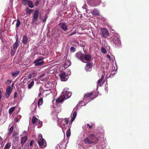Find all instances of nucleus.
<instances>
[{"label": "nucleus", "mask_w": 149, "mask_h": 149, "mask_svg": "<svg viewBox=\"0 0 149 149\" xmlns=\"http://www.w3.org/2000/svg\"><path fill=\"white\" fill-rule=\"evenodd\" d=\"M33 143V141H31L30 143V146H32Z\"/></svg>", "instance_id": "nucleus-49"}, {"label": "nucleus", "mask_w": 149, "mask_h": 149, "mask_svg": "<svg viewBox=\"0 0 149 149\" xmlns=\"http://www.w3.org/2000/svg\"><path fill=\"white\" fill-rule=\"evenodd\" d=\"M13 128L14 126H12V127H10V128L8 130L9 133H8V134H10L12 133L13 131Z\"/></svg>", "instance_id": "nucleus-29"}, {"label": "nucleus", "mask_w": 149, "mask_h": 149, "mask_svg": "<svg viewBox=\"0 0 149 149\" xmlns=\"http://www.w3.org/2000/svg\"><path fill=\"white\" fill-rule=\"evenodd\" d=\"M41 95V92H40V93L39 94L38 97H40V96Z\"/></svg>", "instance_id": "nucleus-59"}, {"label": "nucleus", "mask_w": 149, "mask_h": 149, "mask_svg": "<svg viewBox=\"0 0 149 149\" xmlns=\"http://www.w3.org/2000/svg\"><path fill=\"white\" fill-rule=\"evenodd\" d=\"M15 120L16 121V122H18V120L17 118H15Z\"/></svg>", "instance_id": "nucleus-54"}, {"label": "nucleus", "mask_w": 149, "mask_h": 149, "mask_svg": "<svg viewBox=\"0 0 149 149\" xmlns=\"http://www.w3.org/2000/svg\"><path fill=\"white\" fill-rule=\"evenodd\" d=\"M36 1V2L35 4V5L36 6H38L39 4V1L38 0H37Z\"/></svg>", "instance_id": "nucleus-45"}, {"label": "nucleus", "mask_w": 149, "mask_h": 149, "mask_svg": "<svg viewBox=\"0 0 149 149\" xmlns=\"http://www.w3.org/2000/svg\"><path fill=\"white\" fill-rule=\"evenodd\" d=\"M107 57L108 58L110 59H111V57H110V56L109 55H107Z\"/></svg>", "instance_id": "nucleus-57"}, {"label": "nucleus", "mask_w": 149, "mask_h": 149, "mask_svg": "<svg viewBox=\"0 0 149 149\" xmlns=\"http://www.w3.org/2000/svg\"><path fill=\"white\" fill-rule=\"evenodd\" d=\"M66 147V145L63 141L61 142L59 146V148L61 149H65Z\"/></svg>", "instance_id": "nucleus-19"}, {"label": "nucleus", "mask_w": 149, "mask_h": 149, "mask_svg": "<svg viewBox=\"0 0 149 149\" xmlns=\"http://www.w3.org/2000/svg\"><path fill=\"white\" fill-rule=\"evenodd\" d=\"M10 81V82H12L11 80H8L7 81V82H9Z\"/></svg>", "instance_id": "nucleus-58"}, {"label": "nucleus", "mask_w": 149, "mask_h": 149, "mask_svg": "<svg viewBox=\"0 0 149 149\" xmlns=\"http://www.w3.org/2000/svg\"><path fill=\"white\" fill-rule=\"evenodd\" d=\"M37 60H36L33 62V64H35V66H41L44 63V61H37Z\"/></svg>", "instance_id": "nucleus-12"}, {"label": "nucleus", "mask_w": 149, "mask_h": 149, "mask_svg": "<svg viewBox=\"0 0 149 149\" xmlns=\"http://www.w3.org/2000/svg\"><path fill=\"white\" fill-rule=\"evenodd\" d=\"M15 109V107H12L10 108L9 110V113L10 115L12 114L13 112L14 111Z\"/></svg>", "instance_id": "nucleus-21"}, {"label": "nucleus", "mask_w": 149, "mask_h": 149, "mask_svg": "<svg viewBox=\"0 0 149 149\" xmlns=\"http://www.w3.org/2000/svg\"><path fill=\"white\" fill-rule=\"evenodd\" d=\"M3 141V139L0 136V145L2 143Z\"/></svg>", "instance_id": "nucleus-46"}, {"label": "nucleus", "mask_w": 149, "mask_h": 149, "mask_svg": "<svg viewBox=\"0 0 149 149\" xmlns=\"http://www.w3.org/2000/svg\"><path fill=\"white\" fill-rule=\"evenodd\" d=\"M13 84H14L13 83L12 84L11 86H13Z\"/></svg>", "instance_id": "nucleus-62"}, {"label": "nucleus", "mask_w": 149, "mask_h": 149, "mask_svg": "<svg viewBox=\"0 0 149 149\" xmlns=\"http://www.w3.org/2000/svg\"><path fill=\"white\" fill-rule=\"evenodd\" d=\"M17 93L16 92L14 93V97L15 98L17 97Z\"/></svg>", "instance_id": "nucleus-51"}, {"label": "nucleus", "mask_w": 149, "mask_h": 149, "mask_svg": "<svg viewBox=\"0 0 149 149\" xmlns=\"http://www.w3.org/2000/svg\"><path fill=\"white\" fill-rule=\"evenodd\" d=\"M112 41L114 43L116 44H118L120 42V39L117 36H114L113 37Z\"/></svg>", "instance_id": "nucleus-11"}, {"label": "nucleus", "mask_w": 149, "mask_h": 149, "mask_svg": "<svg viewBox=\"0 0 149 149\" xmlns=\"http://www.w3.org/2000/svg\"><path fill=\"white\" fill-rule=\"evenodd\" d=\"M34 22H32L31 23V24H33V23H34Z\"/></svg>", "instance_id": "nucleus-64"}, {"label": "nucleus", "mask_w": 149, "mask_h": 149, "mask_svg": "<svg viewBox=\"0 0 149 149\" xmlns=\"http://www.w3.org/2000/svg\"><path fill=\"white\" fill-rule=\"evenodd\" d=\"M77 112L76 111H74L73 113V117L75 118V117L77 116Z\"/></svg>", "instance_id": "nucleus-41"}, {"label": "nucleus", "mask_w": 149, "mask_h": 149, "mask_svg": "<svg viewBox=\"0 0 149 149\" xmlns=\"http://www.w3.org/2000/svg\"><path fill=\"white\" fill-rule=\"evenodd\" d=\"M27 13L29 14H30L32 13V10L31 9H29V8H27L26 9Z\"/></svg>", "instance_id": "nucleus-34"}, {"label": "nucleus", "mask_w": 149, "mask_h": 149, "mask_svg": "<svg viewBox=\"0 0 149 149\" xmlns=\"http://www.w3.org/2000/svg\"><path fill=\"white\" fill-rule=\"evenodd\" d=\"M27 5L30 8H33L34 7L33 4V2L29 0L27 1Z\"/></svg>", "instance_id": "nucleus-20"}, {"label": "nucleus", "mask_w": 149, "mask_h": 149, "mask_svg": "<svg viewBox=\"0 0 149 149\" xmlns=\"http://www.w3.org/2000/svg\"><path fill=\"white\" fill-rule=\"evenodd\" d=\"M11 143H10L6 144L4 148V149H9L11 146Z\"/></svg>", "instance_id": "nucleus-28"}, {"label": "nucleus", "mask_w": 149, "mask_h": 149, "mask_svg": "<svg viewBox=\"0 0 149 149\" xmlns=\"http://www.w3.org/2000/svg\"><path fill=\"white\" fill-rule=\"evenodd\" d=\"M93 95L92 92L90 93H89L87 94H85V96L84 97V99H85L87 97H91V95Z\"/></svg>", "instance_id": "nucleus-24"}, {"label": "nucleus", "mask_w": 149, "mask_h": 149, "mask_svg": "<svg viewBox=\"0 0 149 149\" xmlns=\"http://www.w3.org/2000/svg\"><path fill=\"white\" fill-rule=\"evenodd\" d=\"M2 97L1 95H0V99Z\"/></svg>", "instance_id": "nucleus-63"}, {"label": "nucleus", "mask_w": 149, "mask_h": 149, "mask_svg": "<svg viewBox=\"0 0 149 149\" xmlns=\"http://www.w3.org/2000/svg\"><path fill=\"white\" fill-rule=\"evenodd\" d=\"M47 18V16H46L43 20V23L45 22H46Z\"/></svg>", "instance_id": "nucleus-44"}, {"label": "nucleus", "mask_w": 149, "mask_h": 149, "mask_svg": "<svg viewBox=\"0 0 149 149\" xmlns=\"http://www.w3.org/2000/svg\"><path fill=\"white\" fill-rule=\"evenodd\" d=\"M45 74H43L42 75H40V76H38V79H39L41 81H43L44 80H45V79H42V77H43L45 76Z\"/></svg>", "instance_id": "nucleus-36"}, {"label": "nucleus", "mask_w": 149, "mask_h": 149, "mask_svg": "<svg viewBox=\"0 0 149 149\" xmlns=\"http://www.w3.org/2000/svg\"><path fill=\"white\" fill-rule=\"evenodd\" d=\"M38 143L40 148H44L46 146V141L43 138H39L38 139Z\"/></svg>", "instance_id": "nucleus-2"}, {"label": "nucleus", "mask_w": 149, "mask_h": 149, "mask_svg": "<svg viewBox=\"0 0 149 149\" xmlns=\"http://www.w3.org/2000/svg\"><path fill=\"white\" fill-rule=\"evenodd\" d=\"M59 77L60 79L62 81H66L67 80L68 76L65 72H61L59 74Z\"/></svg>", "instance_id": "nucleus-4"}, {"label": "nucleus", "mask_w": 149, "mask_h": 149, "mask_svg": "<svg viewBox=\"0 0 149 149\" xmlns=\"http://www.w3.org/2000/svg\"><path fill=\"white\" fill-rule=\"evenodd\" d=\"M65 94V96H66V97H65V100H66V99L70 97L72 95V93L70 91H66Z\"/></svg>", "instance_id": "nucleus-18"}, {"label": "nucleus", "mask_w": 149, "mask_h": 149, "mask_svg": "<svg viewBox=\"0 0 149 149\" xmlns=\"http://www.w3.org/2000/svg\"><path fill=\"white\" fill-rule=\"evenodd\" d=\"M43 103V98H40L38 100V104L39 107L40 105H41Z\"/></svg>", "instance_id": "nucleus-22"}, {"label": "nucleus", "mask_w": 149, "mask_h": 149, "mask_svg": "<svg viewBox=\"0 0 149 149\" xmlns=\"http://www.w3.org/2000/svg\"><path fill=\"white\" fill-rule=\"evenodd\" d=\"M43 57L42 56H40L38 57V58H37V59H36V60H37V61H42V60L43 59Z\"/></svg>", "instance_id": "nucleus-38"}, {"label": "nucleus", "mask_w": 149, "mask_h": 149, "mask_svg": "<svg viewBox=\"0 0 149 149\" xmlns=\"http://www.w3.org/2000/svg\"><path fill=\"white\" fill-rule=\"evenodd\" d=\"M28 41V37L26 35H24L22 40V42L23 44H26Z\"/></svg>", "instance_id": "nucleus-15"}, {"label": "nucleus", "mask_w": 149, "mask_h": 149, "mask_svg": "<svg viewBox=\"0 0 149 149\" xmlns=\"http://www.w3.org/2000/svg\"><path fill=\"white\" fill-rule=\"evenodd\" d=\"M38 137L40 138H43L42 137V135L41 134L39 135Z\"/></svg>", "instance_id": "nucleus-55"}, {"label": "nucleus", "mask_w": 149, "mask_h": 149, "mask_svg": "<svg viewBox=\"0 0 149 149\" xmlns=\"http://www.w3.org/2000/svg\"><path fill=\"white\" fill-rule=\"evenodd\" d=\"M91 55L90 54H84V59L86 61H86H89L91 59Z\"/></svg>", "instance_id": "nucleus-16"}, {"label": "nucleus", "mask_w": 149, "mask_h": 149, "mask_svg": "<svg viewBox=\"0 0 149 149\" xmlns=\"http://www.w3.org/2000/svg\"><path fill=\"white\" fill-rule=\"evenodd\" d=\"M28 139V137L26 136H24L22 137L21 140V143L22 146H23L24 144L26 143Z\"/></svg>", "instance_id": "nucleus-14"}, {"label": "nucleus", "mask_w": 149, "mask_h": 149, "mask_svg": "<svg viewBox=\"0 0 149 149\" xmlns=\"http://www.w3.org/2000/svg\"><path fill=\"white\" fill-rule=\"evenodd\" d=\"M101 51L103 54H105L107 53V51L106 50V49L103 47L101 48Z\"/></svg>", "instance_id": "nucleus-33"}, {"label": "nucleus", "mask_w": 149, "mask_h": 149, "mask_svg": "<svg viewBox=\"0 0 149 149\" xmlns=\"http://www.w3.org/2000/svg\"><path fill=\"white\" fill-rule=\"evenodd\" d=\"M93 66V63L92 62H87L85 67V69L87 71H91Z\"/></svg>", "instance_id": "nucleus-6"}, {"label": "nucleus", "mask_w": 149, "mask_h": 149, "mask_svg": "<svg viewBox=\"0 0 149 149\" xmlns=\"http://www.w3.org/2000/svg\"><path fill=\"white\" fill-rule=\"evenodd\" d=\"M102 35L105 37H107V36H109V31L106 28H103L102 29Z\"/></svg>", "instance_id": "nucleus-7"}, {"label": "nucleus", "mask_w": 149, "mask_h": 149, "mask_svg": "<svg viewBox=\"0 0 149 149\" xmlns=\"http://www.w3.org/2000/svg\"><path fill=\"white\" fill-rule=\"evenodd\" d=\"M28 2V0H22V3L24 5H26Z\"/></svg>", "instance_id": "nucleus-37"}, {"label": "nucleus", "mask_w": 149, "mask_h": 149, "mask_svg": "<svg viewBox=\"0 0 149 149\" xmlns=\"http://www.w3.org/2000/svg\"><path fill=\"white\" fill-rule=\"evenodd\" d=\"M37 120V118H36V117L33 116L32 117V122L33 124H34L36 123V121Z\"/></svg>", "instance_id": "nucleus-31"}, {"label": "nucleus", "mask_w": 149, "mask_h": 149, "mask_svg": "<svg viewBox=\"0 0 149 149\" xmlns=\"http://www.w3.org/2000/svg\"><path fill=\"white\" fill-rule=\"evenodd\" d=\"M75 56L77 59L80 60L81 61L84 63H86V61L84 58V54L81 52H79L76 54Z\"/></svg>", "instance_id": "nucleus-3"}, {"label": "nucleus", "mask_w": 149, "mask_h": 149, "mask_svg": "<svg viewBox=\"0 0 149 149\" xmlns=\"http://www.w3.org/2000/svg\"><path fill=\"white\" fill-rule=\"evenodd\" d=\"M64 120H65V123L66 124L68 125V119L67 118H65L64 119Z\"/></svg>", "instance_id": "nucleus-42"}, {"label": "nucleus", "mask_w": 149, "mask_h": 149, "mask_svg": "<svg viewBox=\"0 0 149 149\" xmlns=\"http://www.w3.org/2000/svg\"><path fill=\"white\" fill-rule=\"evenodd\" d=\"M36 124L37 125H39V124H40V120H39V119H38L37 118V120L36 121Z\"/></svg>", "instance_id": "nucleus-50"}, {"label": "nucleus", "mask_w": 149, "mask_h": 149, "mask_svg": "<svg viewBox=\"0 0 149 149\" xmlns=\"http://www.w3.org/2000/svg\"><path fill=\"white\" fill-rule=\"evenodd\" d=\"M76 33V32L75 31H74V32H73V33H70V34L69 35V36H70L75 34V33Z\"/></svg>", "instance_id": "nucleus-43"}, {"label": "nucleus", "mask_w": 149, "mask_h": 149, "mask_svg": "<svg viewBox=\"0 0 149 149\" xmlns=\"http://www.w3.org/2000/svg\"><path fill=\"white\" fill-rule=\"evenodd\" d=\"M18 134L17 132H14L12 135V137H15V140H17L18 139V138H17V136Z\"/></svg>", "instance_id": "nucleus-23"}, {"label": "nucleus", "mask_w": 149, "mask_h": 149, "mask_svg": "<svg viewBox=\"0 0 149 149\" xmlns=\"http://www.w3.org/2000/svg\"><path fill=\"white\" fill-rule=\"evenodd\" d=\"M63 119H59V121L61 122H63Z\"/></svg>", "instance_id": "nucleus-56"}, {"label": "nucleus", "mask_w": 149, "mask_h": 149, "mask_svg": "<svg viewBox=\"0 0 149 149\" xmlns=\"http://www.w3.org/2000/svg\"><path fill=\"white\" fill-rule=\"evenodd\" d=\"M71 134V132L70 129L68 130L66 132V135L67 137H69Z\"/></svg>", "instance_id": "nucleus-32"}, {"label": "nucleus", "mask_w": 149, "mask_h": 149, "mask_svg": "<svg viewBox=\"0 0 149 149\" xmlns=\"http://www.w3.org/2000/svg\"><path fill=\"white\" fill-rule=\"evenodd\" d=\"M75 118H74V117H72V118L71 119V123H72V122L74 120Z\"/></svg>", "instance_id": "nucleus-53"}, {"label": "nucleus", "mask_w": 149, "mask_h": 149, "mask_svg": "<svg viewBox=\"0 0 149 149\" xmlns=\"http://www.w3.org/2000/svg\"><path fill=\"white\" fill-rule=\"evenodd\" d=\"M92 14L93 15H100V13L98 10L97 9H94L91 12Z\"/></svg>", "instance_id": "nucleus-17"}, {"label": "nucleus", "mask_w": 149, "mask_h": 149, "mask_svg": "<svg viewBox=\"0 0 149 149\" xmlns=\"http://www.w3.org/2000/svg\"><path fill=\"white\" fill-rule=\"evenodd\" d=\"M39 12L38 10H36L35 11L33 14V17L32 19V22H35L37 21L39 16Z\"/></svg>", "instance_id": "nucleus-5"}, {"label": "nucleus", "mask_w": 149, "mask_h": 149, "mask_svg": "<svg viewBox=\"0 0 149 149\" xmlns=\"http://www.w3.org/2000/svg\"><path fill=\"white\" fill-rule=\"evenodd\" d=\"M39 19H42V17H41V16H40V17H39Z\"/></svg>", "instance_id": "nucleus-61"}, {"label": "nucleus", "mask_w": 149, "mask_h": 149, "mask_svg": "<svg viewBox=\"0 0 149 149\" xmlns=\"http://www.w3.org/2000/svg\"><path fill=\"white\" fill-rule=\"evenodd\" d=\"M34 84V81H32L28 85V87L29 89H30L33 86Z\"/></svg>", "instance_id": "nucleus-27"}, {"label": "nucleus", "mask_w": 149, "mask_h": 149, "mask_svg": "<svg viewBox=\"0 0 149 149\" xmlns=\"http://www.w3.org/2000/svg\"><path fill=\"white\" fill-rule=\"evenodd\" d=\"M20 72V71L19 70L16 71L15 72H14L12 74V75L13 77L17 75Z\"/></svg>", "instance_id": "nucleus-25"}, {"label": "nucleus", "mask_w": 149, "mask_h": 149, "mask_svg": "<svg viewBox=\"0 0 149 149\" xmlns=\"http://www.w3.org/2000/svg\"><path fill=\"white\" fill-rule=\"evenodd\" d=\"M32 74H31V73L28 76V78L29 79H31V77H33L32 76Z\"/></svg>", "instance_id": "nucleus-48"}, {"label": "nucleus", "mask_w": 149, "mask_h": 149, "mask_svg": "<svg viewBox=\"0 0 149 149\" xmlns=\"http://www.w3.org/2000/svg\"><path fill=\"white\" fill-rule=\"evenodd\" d=\"M17 23L16 24V28H18L20 25H21V22L18 19H17Z\"/></svg>", "instance_id": "nucleus-30"}, {"label": "nucleus", "mask_w": 149, "mask_h": 149, "mask_svg": "<svg viewBox=\"0 0 149 149\" xmlns=\"http://www.w3.org/2000/svg\"><path fill=\"white\" fill-rule=\"evenodd\" d=\"M16 52V50H13L12 49H11V51H10V54L12 56H13L15 54V52Z\"/></svg>", "instance_id": "nucleus-35"}, {"label": "nucleus", "mask_w": 149, "mask_h": 149, "mask_svg": "<svg viewBox=\"0 0 149 149\" xmlns=\"http://www.w3.org/2000/svg\"><path fill=\"white\" fill-rule=\"evenodd\" d=\"M19 45L18 42H16L13 45V48L14 50H16L18 46Z\"/></svg>", "instance_id": "nucleus-26"}, {"label": "nucleus", "mask_w": 149, "mask_h": 149, "mask_svg": "<svg viewBox=\"0 0 149 149\" xmlns=\"http://www.w3.org/2000/svg\"><path fill=\"white\" fill-rule=\"evenodd\" d=\"M104 76L102 75L100 79L99 80L97 81L98 85H99L100 86H102V85L103 84L104 82V80H103L104 78Z\"/></svg>", "instance_id": "nucleus-13"}, {"label": "nucleus", "mask_w": 149, "mask_h": 149, "mask_svg": "<svg viewBox=\"0 0 149 149\" xmlns=\"http://www.w3.org/2000/svg\"><path fill=\"white\" fill-rule=\"evenodd\" d=\"M87 127H88L89 128H91L93 127V125H90L89 124H88L87 125Z\"/></svg>", "instance_id": "nucleus-47"}, {"label": "nucleus", "mask_w": 149, "mask_h": 149, "mask_svg": "<svg viewBox=\"0 0 149 149\" xmlns=\"http://www.w3.org/2000/svg\"><path fill=\"white\" fill-rule=\"evenodd\" d=\"M36 74L37 73L33 71L31 73V74L32 75V76L33 77H35L36 76Z\"/></svg>", "instance_id": "nucleus-40"}, {"label": "nucleus", "mask_w": 149, "mask_h": 149, "mask_svg": "<svg viewBox=\"0 0 149 149\" xmlns=\"http://www.w3.org/2000/svg\"><path fill=\"white\" fill-rule=\"evenodd\" d=\"M2 92L0 91V95H1Z\"/></svg>", "instance_id": "nucleus-60"}, {"label": "nucleus", "mask_w": 149, "mask_h": 149, "mask_svg": "<svg viewBox=\"0 0 149 149\" xmlns=\"http://www.w3.org/2000/svg\"><path fill=\"white\" fill-rule=\"evenodd\" d=\"M13 88V86H10L7 88L6 93L7 94H6L7 97H8L10 95Z\"/></svg>", "instance_id": "nucleus-10"}, {"label": "nucleus", "mask_w": 149, "mask_h": 149, "mask_svg": "<svg viewBox=\"0 0 149 149\" xmlns=\"http://www.w3.org/2000/svg\"><path fill=\"white\" fill-rule=\"evenodd\" d=\"M68 62V63H69V64L68 65L69 66L71 64V62L70 61H67L66 63L67 64Z\"/></svg>", "instance_id": "nucleus-52"}, {"label": "nucleus", "mask_w": 149, "mask_h": 149, "mask_svg": "<svg viewBox=\"0 0 149 149\" xmlns=\"http://www.w3.org/2000/svg\"><path fill=\"white\" fill-rule=\"evenodd\" d=\"M58 25L60 26L62 29L64 31H66L68 30L67 26L66 24L65 23H60L58 24Z\"/></svg>", "instance_id": "nucleus-9"}, {"label": "nucleus", "mask_w": 149, "mask_h": 149, "mask_svg": "<svg viewBox=\"0 0 149 149\" xmlns=\"http://www.w3.org/2000/svg\"><path fill=\"white\" fill-rule=\"evenodd\" d=\"M65 99V95H61L56 100V102L57 103L62 102H63Z\"/></svg>", "instance_id": "nucleus-8"}, {"label": "nucleus", "mask_w": 149, "mask_h": 149, "mask_svg": "<svg viewBox=\"0 0 149 149\" xmlns=\"http://www.w3.org/2000/svg\"><path fill=\"white\" fill-rule=\"evenodd\" d=\"M98 141V139L96 137L95 135L91 134H89L84 140L85 143L88 144H96Z\"/></svg>", "instance_id": "nucleus-1"}, {"label": "nucleus", "mask_w": 149, "mask_h": 149, "mask_svg": "<svg viewBox=\"0 0 149 149\" xmlns=\"http://www.w3.org/2000/svg\"><path fill=\"white\" fill-rule=\"evenodd\" d=\"M70 51L72 52H74L75 51V48L74 47H71L70 48Z\"/></svg>", "instance_id": "nucleus-39"}]
</instances>
